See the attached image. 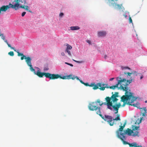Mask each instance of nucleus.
<instances>
[{"mask_svg": "<svg viewBox=\"0 0 147 147\" xmlns=\"http://www.w3.org/2000/svg\"><path fill=\"white\" fill-rule=\"evenodd\" d=\"M14 2L16 3L13 6L16 10L18 9L19 7L22 8H25V4L26 3V0H15Z\"/></svg>", "mask_w": 147, "mask_h": 147, "instance_id": "obj_7", "label": "nucleus"}, {"mask_svg": "<svg viewBox=\"0 0 147 147\" xmlns=\"http://www.w3.org/2000/svg\"><path fill=\"white\" fill-rule=\"evenodd\" d=\"M125 68H126V69H130V68H129V67H126Z\"/></svg>", "mask_w": 147, "mask_h": 147, "instance_id": "obj_41", "label": "nucleus"}, {"mask_svg": "<svg viewBox=\"0 0 147 147\" xmlns=\"http://www.w3.org/2000/svg\"><path fill=\"white\" fill-rule=\"evenodd\" d=\"M86 42L88 43L89 45H91V41L90 40H87Z\"/></svg>", "mask_w": 147, "mask_h": 147, "instance_id": "obj_30", "label": "nucleus"}, {"mask_svg": "<svg viewBox=\"0 0 147 147\" xmlns=\"http://www.w3.org/2000/svg\"><path fill=\"white\" fill-rule=\"evenodd\" d=\"M94 83H91L90 85L89 84V86L90 87H92L93 86H94Z\"/></svg>", "mask_w": 147, "mask_h": 147, "instance_id": "obj_31", "label": "nucleus"}, {"mask_svg": "<svg viewBox=\"0 0 147 147\" xmlns=\"http://www.w3.org/2000/svg\"><path fill=\"white\" fill-rule=\"evenodd\" d=\"M141 120H142V119H141L140 120V122L138 123V124L140 123L141 122Z\"/></svg>", "mask_w": 147, "mask_h": 147, "instance_id": "obj_40", "label": "nucleus"}, {"mask_svg": "<svg viewBox=\"0 0 147 147\" xmlns=\"http://www.w3.org/2000/svg\"><path fill=\"white\" fill-rule=\"evenodd\" d=\"M129 22L130 23H132V20L131 19L130 17H129Z\"/></svg>", "mask_w": 147, "mask_h": 147, "instance_id": "obj_35", "label": "nucleus"}, {"mask_svg": "<svg viewBox=\"0 0 147 147\" xmlns=\"http://www.w3.org/2000/svg\"><path fill=\"white\" fill-rule=\"evenodd\" d=\"M83 84L84 85L86 86H89V84L88 83H85L84 82V84Z\"/></svg>", "mask_w": 147, "mask_h": 147, "instance_id": "obj_34", "label": "nucleus"}, {"mask_svg": "<svg viewBox=\"0 0 147 147\" xmlns=\"http://www.w3.org/2000/svg\"><path fill=\"white\" fill-rule=\"evenodd\" d=\"M94 102H96V104H97V103H99L100 106H101L103 104V103L100 104V101L99 99L97 100L96 101Z\"/></svg>", "mask_w": 147, "mask_h": 147, "instance_id": "obj_23", "label": "nucleus"}, {"mask_svg": "<svg viewBox=\"0 0 147 147\" xmlns=\"http://www.w3.org/2000/svg\"><path fill=\"white\" fill-rule=\"evenodd\" d=\"M143 110L144 111V112L143 113L142 115L143 116H145L146 115V108H144V109Z\"/></svg>", "mask_w": 147, "mask_h": 147, "instance_id": "obj_25", "label": "nucleus"}, {"mask_svg": "<svg viewBox=\"0 0 147 147\" xmlns=\"http://www.w3.org/2000/svg\"><path fill=\"white\" fill-rule=\"evenodd\" d=\"M139 133V132L138 131H136L135 132H133V133H132V135L133 136H138Z\"/></svg>", "mask_w": 147, "mask_h": 147, "instance_id": "obj_20", "label": "nucleus"}, {"mask_svg": "<svg viewBox=\"0 0 147 147\" xmlns=\"http://www.w3.org/2000/svg\"><path fill=\"white\" fill-rule=\"evenodd\" d=\"M111 4L113 6L115 7V9H122V7H122V4H118L113 3H112Z\"/></svg>", "mask_w": 147, "mask_h": 147, "instance_id": "obj_14", "label": "nucleus"}, {"mask_svg": "<svg viewBox=\"0 0 147 147\" xmlns=\"http://www.w3.org/2000/svg\"><path fill=\"white\" fill-rule=\"evenodd\" d=\"M118 85H118V83H117L115 85L112 86H111L109 87L108 86V85H107V86L108 87V88H110V89H111L114 90L115 89V88H116L118 87Z\"/></svg>", "mask_w": 147, "mask_h": 147, "instance_id": "obj_18", "label": "nucleus"}, {"mask_svg": "<svg viewBox=\"0 0 147 147\" xmlns=\"http://www.w3.org/2000/svg\"><path fill=\"white\" fill-rule=\"evenodd\" d=\"M107 56L106 55H105V56H104V57L105 59H106L107 58Z\"/></svg>", "mask_w": 147, "mask_h": 147, "instance_id": "obj_39", "label": "nucleus"}, {"mask_svg": "<svg viewBox=\"0 0 147 147\" xmlns=\"http://www.w3.org/2000/svg\"><path fill=\"white\" fill-rule=\"evenodd\" d=\"M114 79V78H111V79H109V80L110 81H112Z\"/></svg>", "mask_w": 147, "mask_h": 147, "instance_id": "obj_38", "label": "nucleus"}, {"mask_svg": "<svg viewBox=\"0 0 147 147\" xmlns=\"http://www.w3.org/2000/svg\"><path fill=\"white\" fill-rule=\"evenodd\" d=\"M79 81H80V82L82 84H84V82H83V81L82 80H80Z\"/></svg>", "mask_w": 147, "mask_h": 147, "instance_id": "obj_36", "label": "nucleus"}, {"mask_svg": "<svg viewBox=\"0 0 147 147\" xmlns=\"http://www.w3.org/2000/svg\"><path fill=\"white\" fill-rule=\"evenodd\" d=\"M111 99L113 102H117L118 100V99L116 98V97L112 95L111 98L109 97H106L105 100L107 103H105V104L107 105V108L111 110H112V108L111 107H112L114 110L116 111L115 113L117 114L118 113L119 109L121 105V104L120 103H119L116 104L115 105H113L112 102L111 101Z\"/></svg>", "mask_w": 147, "mask_h": 147, "instance_id": "obj_2", "label": "nucleus"}, {"mask_svg": "<svg viewBox=\"0 0 147 147\" xmlns=\"http://www.w3.org/2000/svg\"><path fill=\"white\" fill-rule=\"evenodd\" d=\"M61 55H62L64 56L65 55V53H64L62 52V53H61Z\"/></svg>", "mask_w": 147, "mask_h": 147, "instance_id": "obj_37", "label": "nucleus"}, {"mask_svg": "<svg viewBox=\"0 0 147 147\" xmlns=\"http://www.w3.org/2000/svg\"><path fill=\"white\" fill-rule=\"evenodd\" d=\"M60 76L61 77L59 78L60 79H72L73 80H74L75 78H76L77 80H79V81L80 80V79L77 77V76H73V77H72V75L71 74H70L67 76H61L60 75Z\"/></svg>", "mask_w": 147, "mask_h": 147, "instance_id": "obj_10", "label": "nucleus"}, {"mask_svg": "<svg viewBox=\"0 0 147 147\" xmlns=\"http://www.w3.org/2000/svg\"><path fill=\"white\" fill-rule=\"evenodd\" d=\"M127 101H128V102L127 103V104L128 105H131V106H134V107H136L138 108V107L139 106L140 104H139V103L138 102L137 103H136V104H131V103L133 102H133H130L129 104L128 102L129 101V100H128L126 101H125V102H123L124 103L122 105L123 107H124L125 106V103H126Z\"/></svg>", "mask_w": 147, "mask_h": 147, "instance_id": "obj_11", "label": "nucleus"}, {"mask_svg": "<svg viewBox=\"0 0 147 147\" xmlns=\"http://www.w3.org/2000/svg\"><path fill=\"white\" fill-rule=\"evenodd\" d=\"M137 75L136 76H137L138 75H139L140 76V79H142L143 78V75H142V74H140V73H138L137 72Z\"/></svg>", "mask_w": 147, "mask_h": 147, "instance_id": "obj_27", "label": "nucleus"}, {"mask_svg": "<svg viewBox=\"0 0 147 147\" xmlns=\"http://www.w3.org/2000/svg\"><path fill=\"white\" fill-rule=\"evenodd\" d=\"M8 54L11 56H14V54L13 51H11L8 53Z\"/></svg>", "mask_w": 147, "mask_h": 147, "instance_id": "obj_24", "label": "nucleus"}, {"mask_svg": "<svg viewBox=\"0 0 147 147\" xmlns=\"http://www.w3.org/2000/svg\"><path fill=\"white\" fill-rule=\"evenodd\" d=\"M145 103H146V102H147V101H146H146H145Z\"/></svg>", "mask_w": 147, "mask_h": 147, "instance_id": "obj_42", "label": "nucleus"}, {"mask_svg": "<svg viewBox=\"0 0 147 147\" xmlns=\"http://www.w3.org/2000/svg\"><path fill=\"white\" fill-rule=\"evenodd\" d=\"M0 36H1V38L6 43L9 47H10L11 49L14 50L15 51H16V50H15L14 47H12L11 45L8 43L7 40H5V37L3 35V34H0Z\"/></svg>", "mask_w": 147, "mask_h": 147, "instance_id": "obj_12", "label": "nucleus"}, {"mask_svg": "<svg viewBox=\"0 0 147 147\" xmlns=\"http://www.w3.org/2000/svg\"><path fill=\"white\" fill-rule=\"evenodd\" d=\"M105 121H107L110 126H113L114 125V122L112 121L113 119L112 116L105 115V117H104L100 113L99 115Z\"/></svg>", "mask_w": 147, "mask_h": 147, "instance_id": "obj_8", "label": "nucleus"}, {"mask_svg": "<svg viewBox=\"0 0 147 147\" xmlns=\"http://www.w3.org/2000/svg\"><path fill=\"white\" fill-rule=\"evenodd\" d=\"M132 130L135 131L136 130H138V129L139 128V127L136 126L135 125H132Z\"/></svg>", "mask_w": 147, "mask_h": 147, "instance_id": "obj_19", "label": "nucleus"}, {"mask_svg": "<svg viewBox=\"0 0 147 147\" xmlns=\"http://www.w3.org/2000/svg\"><path fill=\"white\" fill-rule=\"evenodd\" d=\"M38 68V69L35 74L37 75L40 78H42L43 76H45L46 78H49L50 80H55L59 78H61L59 74H51L49 73L41 72H40L39 68Z\"/></svg>", "mask_w": 147, "mask_h": 147, "instance_id": "obj_3", "label": "nucleus"}, {"mask_svg": "<svg viewBox=\"0 0 147 147\" xmlns=\"http://www.w3.org/2000/svg\"><path fill=\"white\" fill-rule=\"evenodd\" d=\"M106 34V32L105 31H100L98 33V36L99 37L104 36Z\"/></svg>", "mask_w": 147, "mask_h": 147, "instance_id": "obj_15", "label": "nucleus"}, {"mask_svg": "<svg viewBox=\"0 0 147 147\" xmlns=\"http://www.w3.org/2000/svg\"><path fill=\"white\" fill-rule=\"evenodd\" d=\"M64 15L63 13H60L59 15V16L61 17H62Z\"/></svg>", "mask_w": 147, "mask_h": 147, "instance_id": "obj_32", "label": "nucleus"}, {"mask_svg": "<svg viewBox=\"0 0 147 147\" xmlns=\"http://www.w3.org/2000/svg\"><path fill=\"white\" fill-rule=\"evenodd\" d=\"M24 8H24V9H25L26 10H27V11H29V12H30L32 13V11H30L29 9V8L28 6H25V7H24Z\"/></svg>", "mask_w": 147, "mask_h": 147, "instance_id": "obj_22", "label": "nucleus"}, {"mask_svg": "<svg viewBox=\"0 0 147 147\" xmlns=\"http://www.w3.org/2000/svg\"><path fill=\"white\" fill-rule=\"evenodd\" d=\"M120 115H117V116L116 117L115 119H113V120H116L117 121H120L121 120V119L119 118Z\"/></svg>", "mask_w": 147, "mask_h": 147, "instance_id": "obj_21", "label": "nucleus"}, {"mask_svg": "<svg viewBox=\"0 0 147 147\" xmlns=\"http://www.w3.org/2000/svg\"><path fill=\"white\" fill-rule=\"evenodd\" d=\"M126 122H125L124 123L123 125L122 126V124L121 123V125L120 126V127L119 129L118 130H117V131H118L119 132V131H121V132L122 131L124 128L125 127V125H126Z\"/></svg>", "mask_w": 147, "mask_h": 147, "instance_id": "obj_16", "label": "nucleus"}, {"mask_svg": "<svg viewBox=\"0 0 147 147\" xmlns=\"http://www.w3.org/2000/svg\"><path fill=\"white\" fill-rule=\"evenodd\" d=\"M73 60L74 61H75V62H76L77 63H82L83 62V61H77L75 60H74V59H73Z\"/></svg>", "mask_w": 147, "mask_h": 147, "instance_id": "obj_28", "label": "nucleus"}, {"mask_svg": "<svg viewBox=\"0 0 147 147\" xmlns=\"http://www.w3.org/2000/svg\"><path fill=\"white\" fill-rule=\"evenodd\" d=\"M26 13V12H23L22 14V17H23L25 15Z\"/></svg>", "mask_w": 147, "mask_h": 147, "instance_id": "obj_33", "label": "nucleus"}, {"mask_svg": "<svg viewBox=\"0 0 147 147\" xmlns=\"http://www.w3.org/2000/svg\"><path fill=\"white\" fill-rule=\"evenodd\" d=\"M88 109L91 111L97 110L96 113L99 115L101 113L100 111V108L98 106V105L96 102H92L89 103L88 105Z\"/></svg>", "mask_w": 147, "mask_h": 147, "instance_id": "obj_6", "label": "nucleus"}, {"mask_svg": "<svg viewBox=\"0 0 147 147\" xmlns=\"http://www.w3.org/2000/svg\"><path fill=\"white\" fill-rule=\"evenodd\" d=\"M118 92H115L114 94H113L112 95H113V96H114L116 97H117L119 96L118 95Z\"/></svg>", "mask_w": 147, "mask_h": 147, "instance_id": "obj_26", "label": "nucleus"}, {"mask_svg": "<svg viewBox=\"0 0 147 147\" xmlns=\"http://www.w3.org/2000/svg\"><path fill=\"white\" fill-rule=\"evenodd\" d=\"M65 63L66 64H67L68 65H69L71 67H73V65L72 64H70L69 63H67V62H65Z\"/></svg>", "mask_w": 147, "mask_h": 147, "instance_id": "obj_29", "label": "nucleus"}, {"mask_svg": "<svg viewBox=\"0 0 147 147\" xmlns=\"http://www.w3.org/2000/svg\"><path fill=\"white\" fill-rule=\"evenodd\" d=\"M66 46H67V48L65 50V52H67L68 55L71 56V54L69 50H71L72 48V47L71 45L67 44H66Z\"/></svg>", "mask_w": 147, "mask_h": 147, "instance_id": "obj_13", "label": "nucleus"}, {"mask_svg": "<svg viewBox=\"0 0 147 147\" xmlns=\"http://www.w3.org/2000/svg\"><path fill=\"white\" fill-rule=\"evenodd\" d=\"M117 136L121 140H125V135L127 134L129 136H131L132 133H133L132 130L129 128H127L126 130L123 131V133H120L118 131H116Z\"/></svg>", "mask_w": 147, "mask_h": 147, "instance_id": "obj_5", "label": "nucleus"}, {"mask_svg": "<svg viewBox=\"0 0 147 147\" xmlns=\"http://www.w3.org/2000/svg\"><path fill=\"white\" fill-rule=\"evenodd\" d=\"M70 29L72 30H77L80 29V27L77 26H71L70 27Z\"/></svg>", "mask_w": 147, "mask_h": 147, "instance_id": "obj_17", "label": "nucleus"}, {"mask_svg": "<svg viewBox=\"0 0 147 147\" xmlns=\"http://www.w3.org/2000/svg\"><path fill=\"white\" fill-rule=\"evenodd\" d=\"M17 52L18 56H21V60H23L24 59H25L27 65L30 67V70L32 71L34 74H35L36 72L35 69L32 67V65H31V61L32 59L31 58L29 57H26L22 53H20L19 51Z\"/></svg>", "mask_w": 147, "mask_h": 147, "instance_id": "obj_4", "label": "nucleus"}, {"mask_svg": "<svg viewBox=\"0 0 147 147\" xmlns=\"http://www.w3.org/2000/svg\"><path fill=\"white\" fill-rule=\"evenodd\" d=\"M107 84H105L103 83H97V85H94L93 89L94 90H96L98 88L99 89L101 90H104L105 88H108L107 86Z\"/></svg>", "mask_w": 147, "mask_h": 147, "instance_id": "obj_9", "label": "nucleus"}, {"mask_svg": "<svg viewBox=\"0 0 147 147\" xmlns=\"http://www.w3.org/2000/svg\"><path fill=\"white\" fill-rule=\"evenodd\" d=\"M124 74L126 75L127 79L122 78L121 77H117V80L118 81V84L120 85L119 88L125 91V95H123L121 97V101L124 102L126 101L129 100V104L130 102H132L136 100L137 98L134 96V94L128 91V89L127 87V85L132 82L134 80L135 76L137 75V72L135 71H132L131 73L124 72Z\"/></svg>", "mask_w": 147, "mask_h": 147, "instance_id": "obj_1", "label": "nucleus"}]
</instances>
